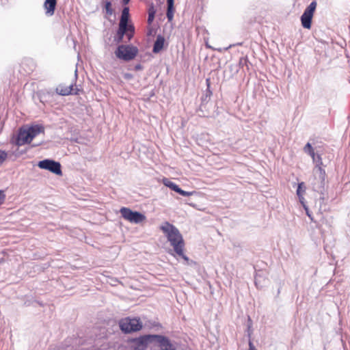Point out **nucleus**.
I'll use <instances>...</instances> for the list:
<instances>
[{
	"label": "nucleus",
	"mask_w": 350,
	"mask_h": 350,
	"mask_svg": "<svg viewBox=\"0 0 350 350\" xmlns=\"http://www.w3.org/2000/svg\"><path fill=\"white\" fill-rule=\"evenodd\" d=\"M161 230L165 234L167 241L173 247V251L168 252V253L178 258L183 259L186 264L189 265V258L184 253L185 241L183 235L179 230L173 224L165 221L163 226H161Z\"/></svg>",
	"instance_id": "f257e3e1"
},
{
	"label": "nucleus",
	"mask_w": 350,
	"mask_h": 350,
	"mask_svg": "<svg viewBox=\"0 0 350 350\" xmlns=\"http://www.w3.org/2000/svg\"><path fill=\"white\" fill-rule=\"evenodd\" d=\"M129 17V8L124 7L122 12L118 29L114 37L116 43L122 42L124 36L126 37L127 42H129L134 35L135 27L133 25H128Z\"/></svg>",
	"instance_id": "f03ea898"
},
{
	"label": "nucleus",
	"mask_w": 350,
	"mask_h": 350,
	"mask_svg": "<svg viewBox=\"0 0 350 350\" xmlns=\"http://www.w3.org/2000/svg\"><path fill=\"white\" fill-rule=\"evenodd\" d=\"M119 326L123 333L129 334L141 330L143 323L139 318L125 317L119 321Z\"/></svg>",
	"instance_id": "7ed1b4c3"
},
{
	"label": "nucleus",
	"mask_w": 350,
	"mask_h": 350,
	"mask_svg": "<svg viewBox=\"0 0 350 350\" xmlns=\"http://www.w3.org/2000/svg\"><path fill=\"white\" fill-rule=\"evenodd\" d=\"M325 171L323 169H320L319 172H314V178L311 182L312 189L320 193L319 200L322 202H324L325 196Z\"/></svg>",
	"instance_id": "20e7f679"
},
{
	"label": "nucleus",
	"mask_w": 350,
	"mask_h": 350,
	"mask_svg": "<svg viewBox=\"0 0 350 350\" xmlns=\"http://www.w3.org/2000/svg\"><path fill=\"white\" fill-rule=\"evenodd\" d=\"M138 53L137 47L132 45H120L115 51L116 56L124 61L133 59Z\"/></svg>",
	"instance_id": "39448f33"
},
{
	"label": "nucleus",
	"mask_w": 350,
	"mask_h": 350,
	"mask_svg": "<svg viewBox=\"0 0 350 350\" xmlns=\"http://www.w3.org/2000/svg\"><path fill=\"white\" fill-rule=\"evenodd\" d=\"M122 217L131 223L139 224L146 220V216L142 213L133 211L127 207H122L120 210Z\"/></svg>",
	"instance_id": "423d86ee"
},
{
	"label": "nucleus",
	"mask_w": 350,
	"mask_h": 350,
	"mask_svg": "<svg viewBox=\"0 0 350 350\" xmlns=\"http://www.w3.org/2000/svg\"><path fill=\"white\" fill-rule=\"evenodd\" d=\"M213 94L211 89H205L202 91V94L200 98L201 103L197 110L198 115L200 117H208L211 116V113L207 106L208 101Z\"/></svg>",
	"instance_id": "0eeeda50"
},
{
	"label": "nucleus",
	"mask_w": 350,
	"mask_h": 350,
	"mask_svg": "<svg viewBox=\"0 0 350 350\" xmlns=\"http://www.w3.org/2000/svg\"><path fill=\"white\" fill-rule=\"evenodd\" d=\"M38 166L40 169L46 170L55 175L62 176V165L59 162L50 159H45L40 161Z\"/></svg>",
	"instance_id": "6e6552de"
},
{
	"label": "nucleus",
	"mask_w": 350,
	"mask_h": 350,
	"mask_svg": "<svg viewBox=\"0 0 350 350\" xmlns=\"http://www.w3.org/2000/svg\"><path fill=\"white\" fill-rule=\"evenodd\" d=\"M157 342L160 350H176L177 346L175 342H172L168 337L160 335H153V342Z\"/></svg>",
	"instance_id": "1a4fd4ad"
},
{
	"label": "nucleus",
	"mask_w": 350,
	"mask_h": 350,
	"mask_svg": "<svg viewBox=\"0 0 350 350\" xmlns=\"http://www.w3.org/2000/svg\"><path fill=\"white\" fill-rule=\"evenodd\" d=\"M317 7L316 1H312L306 8L301 16L302 26L306 29H310L312 18Z\"/></svg>",
	"instance_id": "9d476101"
},
{
	"label": "nucleus",
	"mask_w": 350,
	"mask_h": 350,
	"mask_svg": "<svg viewBox=\"0 0 350 350\" xmlns=\"http://www.w3.org/2000/svg\"><path fill=\"white\" fill-rule=\"evenodd\" d=\"M32 141L27 130L21 127L18 131L16 137H13L11 140L12 144H14L17 146H21L27 144H30Z\"/></svg>",
	"instance_id": "9b49d317"
},
{
	"label": "nucleus",
	"mask_w": 350,
	"mask_h": 350,
	"mask_svg": "<svg viewBox=\"0 0 350 350\" xmlns=\"http://www.w3.org/2000/svg\"><path fill=\"white\" fill-rule=\"evenodd\" d=\"M154 334H145L137 338H132L131 342L135 347L146 350L148 345L153 342Z\"/></svg>",
	"instance_id": "f8f14e48"
},
{
	"label": "nucleus",
	"mask_w": 350,
	"mask_h": 350,
	"mask_svg": "<svg viewBox=\"0 0 350 350\" xmlns=\"http://www.w3.org/2000/svg\"><path fill=\"white\" fill-rule=\"evenodd\" d=\"M54 94V91L49 92L47 89H40L37 92H33V98L34 100H38L40 103L44 104L50 102Z\"/></svg>",
	"instance_id": "ddd939ff"
},
{
	"label": "nucleus",
	"mask_w": 350,
	"mask_h": 350,
	"mask_svg": "<svg viewBox=\"0 0 350 350\" xmlns=\"http://www.w3.org/2000/svg\"><path fill=\"white\" fill-rule=\"evenodd\" d=\"M21 68L23 69V73L27 75L33 71L36 68L34 62L31 59H25L21 63Z\"/></svg>",
	"instance_id": "4468645a"
},
{
	"label": "nucleus",
	"mask_w": 350,
	"mask_h": 350,
	"mask_svg": "<svg viewBox=\"0 0 350 350\" xmlns=\"http://www.w3.org/2000/svg\"><path fill=\"white\" fill-rule=\"evenodd\" d=\"M54 94L61 96L79 95L83 89H52Z\"/></svg>",
	"instance_id": "2eb2a0df"
},
{
	"label": "nucleus",
	"mask_w": 350,
	"mask_h": 350,
	"mask_svg": "<svg viewBox=\"0 0 350 350\" xmlns=\"http://www.w3.org/2000/svg\"><path fill=\"white\" fill-rule=\"evenodd\" d=\"M33 139L40 133H44V127L41 124H33L26 129Z\"/></svg>",
	"instance_id": "dca6fc26"
},
{
	"label": "nucleus",
	"mask_w": 350,
	"mask_h": 350,
	"mask_svg": "<svg viewBox=\"0 0 350 350\" xmlns=\"http://www.w3.org/2000/svg\"><path fill=\"white\" fill-rule=\"evenodd\" d=\"M57 0H45L44 8L46 10L45 13L47 16H53L55 12Z\"/></svg>",
	"instance_id": "f3484780"
},
{
	"label": "nucleus",
	"mask_w": 350,
	"mask_h": 350,
	"mask_svg": "<svg viewBox=\"0 0 350 350\" xmlns=\"http://www.w3.org/2000/svg\"><path fill=\"white\" fill-rule=\"evenodd\" d=\"M165 39L163 37L159 36L157 38L156 41L154 43L152 51L154 53H157L161 51L164 45Z\"/></svg>",
	"instance_id": "a211bd4d"
},
{
	"label": "nucleus",
	"mask_w": 350,
	"mask_h": 350,
	"mask_svg": "<svg viewBox=\"0 0 350 350\" xmlns=\"http://www.w3.org/2000/svg\"><path fill=\"white\" fill-rule=\"evenodd\" d=\"M167 18L169 22L172 21L174 18V0H167Z\"/></svg>",
	"instance_id": "6ab92c4d"
},
{
	"label": "nucleus",
	"mask_w": 350,
	"mask_h": 350,
	"mask_svg": "<svg viewBox=\"0 0 350 350\" xmlns=\"http://www.w3.org/2000/svg\"><path fill=\"white\" fill-rule=\"evenodd\" d=\"M313 162L315 163V167L314 169V172H319L320 169L322 168L323 161L320 154H314V156H311Z\"/></svg>",
	"instance_id": "aec40b11"
},
{
	"label": "nucleus",
	"mask_w": 350,
	"mask_h": 350,
	"mask_svg": "<svg viewBox=\"0 0 350 350\" xmlns=\"http://www.w3.org/2000/svg\"><path fill=\"white\" fill-rule=\"evenodd\" d=\"M304 151L310 157L314 156V154L315 153L311 144L309 142H308L304 147Z\"/></svg>",
	"instance_id": "412c9836"
},
{
	"label": "nucleus",
	"mask_w": 350,
	"mask_h": 350,
	"mask_svg": "<svg viewBox=\"0 0 350 350\" xmlns=\"http://www.w3.org/2000/svg\"><path fill=\"white\" fill-rule=\"evenodd\" d=\"M105 9L106 14L109 16L113 14V10L111 1H107L105 4Z\"/></svg>",
	"instance_id": "4be33fe9"
},
{
	"label": "nucleus",
	"mask_w": 350,
	"mask_h": 350,
	"mask_svg": "<svg viewBox=\"0 0 350 350\" xmlns=\"http://www.w3.org/2000/svg\"><path fill=\"white\" fill-rule=\"evenodd\" d=\"M163 183L165 186H166L167 187H169L172 190H173L174 188H175V186L176 185V183L171 181L169 178H164L163 179Z\"/></svg>",
	"instance_id": "5701e85b"
},
{
	"label": "nucleus",
	"mask_w": 350,
	"mask_h": 350,
	"mask_svg": "<svg viewBox=\"0 0 350 350\" xmlns=\"http://www.w3.org/2000/svg\"><path fill=\"white\" fill-rule=\"evenodd\" d=\"M262 276L260 274L256 273L254 278V283L257 288H262L260 284Z\"/></svg>",
	"instance_id": "b1692460"
},
{
	"label": "nucleus",
	"mask_w": 350,
	"mask_h": 350,
	"mask_svg": "<svg viewBox=\"0 0 350 350\" xmlns=\"http://www.w3.org/2000/svg\"><path fill=\"white\" fill-rule=\"evenodd\" d=\"M178 193L183 196H192L193 193H196V191H186L180 188Z\"/></svg>",
	"instance_id": "393cba45"
},
{
	"label": "nucleus",
	"mask_w": 350,
	"mask_h": 350,
	"mask_svg": "<svg viewBox=\"0 0 350 350\" xmlns=\"http://www.w3.org/2000/svg\"><path fill=\"white\" fill-rule=\"evenodd\" d=\"M8 154L5 151L0 150V165L7 159Z\"/></svg>",
	"instance_id": "a878e982"
},
{
	"label": "nucleus",
	"mask_w": 350,
	"mask_h": 350,
	"mask_svg": "<svg viewBox=\"0 0 350 350\" xmlns=\"http://www.w3.org/2000/svg\"><path fill=\"white\" fill-rule=\"evenodd\" d=\"M303 183H299L298 185V187L297 189V195L299 198H301V196H303V193H304L305 190H302L301 185Z\"/></svg>",
	"instance_id": "bb28decb"
},
{
	"label": "nucleus",
	"mask_w": 350,
	"mask_h": 350,
	"mask_svg": "<svg viewBox=\"0 0 350 350\" xmlns=\"http://www.w3.org/2000/svg\"><path fill=\"white\" fill-rule=\"evenodd\" d=\"M304 208L306 211V213L307 216L310 219L311 221H313V217L312 216V213L309 211V208L306 204H304Z\"/></svg>",
	"instance_id": "cd10ccee"
},
{
	"label": "nucleus",
	"mask_w": 350,
	"mask_h": 350,
	"mask_svg": "<svg viewBox=\"0 0 350 350\" xmlns=\"http://www.w3.org/2000/svg\"><path fill=\"white\" fill-rule=\"evenodd\" d=\"M5 200V194L3 190H0V206L3 204Z\"/></svg>",
	"instance_id": "c85d7f7f"
},
{
	"label": "nucleus",
	"mask_w": 350,
	"mask_h": 350,
	"mask_svg": "<svg viewBox=\"0 0 350 350\" xmlns=\"http://www.w3.org/2000/svg\"><path fill=\"white\" fill-rule=\"evenodd\" d=\"M148 14H155L156 13V10L154 8V6L153 5V3H152L149 8H148Z\"/></svg>",
	"instance_id": "c756f323"
},
{
	"label": "nucleus",
	"mask_w": 350,
	"mask_h": 350,
	"mask_svg": "<svg viewBox=\"0 0 350 350\" xmlns=\"http://www.w3.org/2000/svg\"><path fill=\"white\" fill-rule=\"evenodd\" d=\"M155 14H148L147 22L149 25H151L154 21Z\"/></svg>",
	"instance_id": "7c9ffc66"
},
{
	"label": "nucleus",
	"mask_w": 350,
	"mask_h": 350,
	"mask_svg": "<svg viewBox=\"0 0 350 350\" xmlns=\"http://www.w3.org/2000/svg\"><path fill=\"white\" fill-rule=\"evenodd\" d=\"M247 57H241V58H240V59H239V64L241 66H243L244 65L247 66Z\"/></svg>",
	"instance_id": "2f4dec72"
},
{
	"label": "nucleus",
	"mask_w": 350,
	"mask_h": 350,
	"mask_svg": "<svg viewBox=\"0 0 350 350\" xmlns=\"http://www.w3.org/2000/svg\"><path fill=\"white\" fill-rule=\"evenodd\" d=\"M251 327H252V321H251L250 318L249 317L248 324H247V333H248L249 336H250V335H251V330H250Z\"/></svg>",
	"instance_id": "473e14b6"
},
{
	"label": "nucleus",
	"mask_w": 350,
	"mask_h": 350,
	"mask_svg": "<svg viewBox=\"0 0 350 350\" xmlns=\"http://www.w3.org/2000/svg\"><path fill=\"white\" fill-rule=\"evenodd\" d=\"M249 350H256L251 341L249 342Z\"/></svg>",
	"instance_id": "72a5a7b5"
},
{
	"label": "nucleus",
	"mask_w": 350,
	"mask_h": 350,
	"mask_svg": "<svg viewBox=\"0 0 350 350\" xmlns=\"http://www.w3.org/2000/svg\"><path fill=\"white\" fill-rule=\"evenodd\" d=\"M299 200L300 203H301V204H302V206H304V204H305V199H304V196H301V198H299Z\"/></svg>",
	"instance_id": "f704fd0d"
},
{
	"label": "nucleus",
	"mask_w": 350,
	"mask_h": 350,
	"mask_svg": "<svg viewBox=\"0 0 350 350\" xmlns=\"http://www.w3.org/2000/svg\"><path fill=\"white\" fill-rule=\"evenodd\" d=\"M180 187H179V186H178V185H176L175 186V188H174V189H173L172 191H175V192L178 193V191L180 190Z\"/></svg>",
	"instance_id": "c9c22d12"
},
{
	"label": "nucleus",
	"mask_w": 350,
	"mask_h": 350,
	"mask_svg": "<svg viewBox=\"0 0 350 350\" xmlns=\"http://www.w3.org/2000/svg\"><path fill=\"white\" fill-rule=\"evenodd\" d=\"M154 95V90H152L150 94V96L146 98L147 100L150 99V97Z\"/></svg>",
	"instance_id": "e433bc0d"
},
{
	"label": "nucleus",
	"mask_w": 350,
	"mask_h": 350,
	"mask_svg": "<svg viewBox=\"0 0 350 350\" xmlns=\"http://www.w3.org/2000/svg\"><path fill=\"white\" fill-rule=\"evenodd\" d=\"M124 4H127L130 1V0H122Z\"/></svg>",
	"instance_id": "4c0bfd02"
},
{
	"label": "nucleus",
	"mask_w": 350,
	"mask_h": 350,
	"mask_svg": "<svg viewBox=\"0 0 350 350\" xmlns=\"http://www.w3.org/2000/svg\"><path fill=\"white\" fill-rule=\"evenodd\" d=\"M135 68H136V70L141 69V66L140 65H137V66H135Z\"/></svg>",
	"instance_id": "58836bf2"
},
{
	"label": "nucleus",
	"mask_w": 350,
	"mask_h": 350,
	"mask_svg": "<svg viewBox=\"0 0 350 350\" xmlns=\"http://www.w3.org/2000/svg\"><path fill=\"white\" fill-rule=\"evenodd\" d=\"M39 145H40V144H33V145H32V146H33V147H36V146H39Z\"/></svg>",
	"instance_id": "ea45409f"
},
{
	"label": "nucleus",
	"mask_w": 350,
	"mask_h": 350,
	"mask_svg": "<svg viewBox=\"0 0 350 350\" xmlns=\"http://www.w3.org/2000/svg\"><path fill=\"white\" fill-rule=\"evenodd\" d=\"M68 88H73V85H72V84H70V85H69L68 86Z\"/></svg>",
	"instance_id": "a19ab883"
},
{
	"label": "nucleus",
	"mask_w": 350,
	"mask_h": 350,
	"mask_svg": "<svg viewBox=\"0 0 350 350\" xmlns=\"http://www.w3.org/2000/svg\"><path fill=\"white\" fill-rule=\"evenodd\" d=\"M208 81H209V80H208V79H206V82H207V85H208V87L209 86Z\"/></svg>",
	"instance_id": "79ce46f5"
}]
</instances>
